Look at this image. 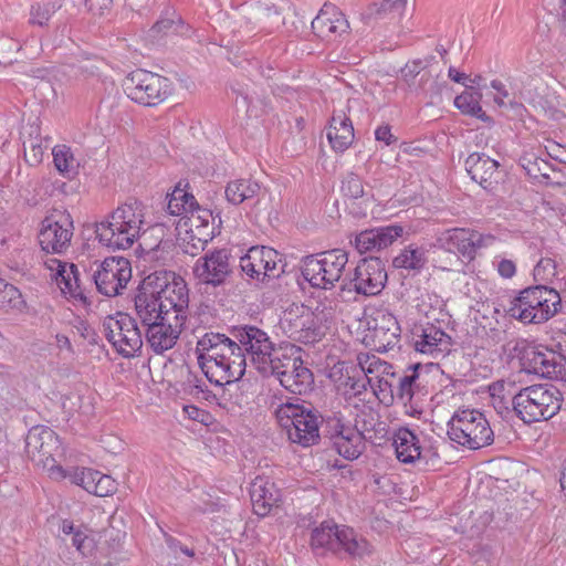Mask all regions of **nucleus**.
I'll return each mask as SVG.
<instances>
[{
  "label": "nucleus",
  "mask_w": 566,
  "mask_h": 566,
  "mask_svg": "<svg viewBox=\"0 0 566 566\" xmlns=\"http://www.w3.org/2000/svg\"><path fill=\"white\" fill-rule=\"evenodd\" d=\"M369 386L373 388L374 394L381 402L389 403L392 402L396 398L397 381L395 380H390L384 376H377V385L374 386L371 384Z\"/></svg>",
  "instance_id": "nucleus-52"
},
{
  "label": "nucleus",
  "mask_w": 566,
  "mask_h": 566,
  "mask_svg": "<svg viewBox=\"0 0 566 566\" xmlns=\"http://www.w3.org/2000/svg\"><path fill=\"white\" fill-rule=\"evenodd\" d=\"M253 511L259 516H266L281 501V491L269 479L256 476L250 485Z\"/></svg>",
  "instance_id": "nucleus-29"
},
{
  "label": "nucleus",
  "mask_w": 566,
  "mask_h": 566,
  "mask_svg": "<svg viewBox=\"0 0 566 566\" xmlns=\"http://www.w3.org/2000/svg\"><path fill=\"white\" fill-rule=\"evenodd\" d=\"M23 303L20 291L0 279V307L20 308Z\"/></svg>",
  "instance_id": "nucleus-51"
},
{
  "label": "nucleus",
  "mask_w": 566,
  "mask_h": 566,
  "mask_svg": "<svg viewBox=\"0 0 566 566\" xmlns=\"http://www.w3.org/2000/svg\"><path fill=\"white\" fill-rule=\"evenodd\" d=\"M402 233L403 228L401 226L389 224L364 230L356 234L354 241H350V243L355 245L360 254H364L386 249L400 238Z\"/></svg>",
  "instance_id": "nucleus-26"
},
{
  "label": "nucleus",
  "mask_w": 566,
  "mask_h": 566,
  "mask_svg": "<svg viewBox=\"0 0 566 566\" xmlns=\"http://www.w3.org/2000/svg\"><path fill=\"white\" fill-rule=\"evenodd\" d=\"M449 439L469 450H480L494 442V431L483 412L458 409L448 421Z\"/></svg>",
  "instance_id": "nucleus-3"
},
{
  "label": "nucleus",
  "mask_w": 566,
  "mask_h": 566,
  "mask_svg": "<svg viewBox=\"0 0 566 566\" xmlns=\"http://www.w3.org/2000/svg\"><path fill=\"white\" fill-rule=\"evenodd\" d=\"M116 491V482L115 480L106 474H102L98 471L97 480H96V491L94 492L97 496H107L113 494Z\"/></svg>",
  "instance_id": "nucleus-61"
},
{
  "label": "nucleus",
  "mask_w": 566,
  "mask_h": 566,
  "mask_svg": "<svg viewBox=\"0 0 566 566\" xmlns=\"http://www.w3.org/2000/svg\"><path fill=\"white\" fill-rule=\"evenodd\" d=\"M491 402L495 411L503 419H509L513 413L515 415V410L513 409V397H511L510 394L509 397L494 398Z\"/></svg>",
  "instance_id": "nucleus-62"
},
{
  "label": "nucleus",
  "mask_w": 566,
  "mask_h": 566,
  "mask_svg": "<svg viewBox=\"0 0 566 566\" xmlns=\"http://www.w3.org/2000/svg\"><path fill=\"white\" fill-rule=\"evenodd\" d=\"M232 92L235 94L237 106L241 105L245 107L247 113L250 112V107L254 104L256 96L255 92H252L248 86L238 85L232 87Z\"/></svg>",
  "instance_id": "nucleus-58"
},
{
  "label": "nucleus",
  "mask_w": 566,
  "mask_h": 566,
  "mask_svg": "<svg viewBox=\"0 0 566 566\" xmlns=\"http://www.w3.org/2000/svg\"><path fill=\"white\" fill-rule=\"evenodd\" d=\"M313 549H326L333 553L344 551L354 558H361L371 553L370 544L352 527H339L334 522L325 521L314 528L311 535Z\"/></svg>",
  "instance_id": "nucleus-7"
},
{
  "label": "nucleus",
  "mask_w": 566,
  "mask_h": 566,
  "mask_svg": "<svg viewBox=\"0 0 566 566\" xmlns=\"http://www.w3.org/2000/svg\"><path fill=\"white\" fill-rule=\"evenodd\" d=\"M342 192L344 196L357 199L364 196V186L361 178L350 172L342 181Z\"/></svg>",
  "instance_id": "nucleus-55"
},
{
  "label": "nucleus",
  "mask_w": 566,
  "mask_h": 566,
  "mask_svg": "<svg viewBox=\"0 0 566 566\" xmlns=\"http://www.w3.org/2000/svg\"><path fill=\"white\" fill-rule=\"evenodd\" d=\"M329 377L345 399L360 396L367 390V386L371 385V378L366 375L364 368L348 365L345 361L337 363Z\"/></svg>",
  "instance_id": "nucleus-22"
},
{
  "label": "nucleus",
  "mask_w": 566,
  "mask_h": 566,
  "mask_svg": "<svg viewBox=\"0 0 566 566\" xmlns=\"http://www.w3.org/2000/svg\"><path fill=\"white\" fill-rule=\"evenodd\" d=\"M400 328L391 315L382 318V324L373 327L371 340L377 352L386 353L399 343Z\"/></svg>",
  "instance_id": "nucleus-34"
},
{
  "label": "nucleus",
  "mask_w": 566,
  "mask_h": 566,
  "mask_svg": "<svg viewBox=\"0 0 566 566\" xmlns=\"http://www.w3.org/2000/svg\"><path fill=\"white\" fill-rule=\"evenodd\" d=\"M103 327L107 340L119 355L125 358L140 355L144 345V333L138 327L135 317L118 313L116 317H108Z\"/></svg>",
  "instance_id": "nucleus-12"
},
{
  "label": "nucleus",
  "mask_w": 566,
  "mask_h": 566,
  "mask_svg": "<svg viewBox=\"0 0 566 566\" xmlns=\"http://www.w3.org/2000/svg\"><path fill=\"white\" fill-rule=\"evenodd\" d=\"M428 60H413L408 62L402 69H401V76L407 82H413L415 78L423 71L428 65Z\"/></svg>",
  "instance_id": "nucleus-60"
},
{
  "label": "nucleus",
  "mask_w": 566,
  "mask_h": 566,
  "mask_svg": "<svg viewBox=\"0 0 566 566\" xmlns=\"http://www.w3.org/2000/svg\"><path fill=\"white\" fill-rule=\"evenodd\" d=\"M174 274L167 271H155L148 274L137 286L135 295L160 301Z\"/></svg>",
  "instance_id": "nucleus-39"
},
{
  "label": "nucleus",
  "mask_w": 566,
  "mask_h": 566,
  "mask_svg": "<svg viewBox=\"0 0 566 566\" xmlns=\"http://www.w3.org/2000/svg\"><path fill=\"white\" fill-rule=\"evenodd\" d=\"M407 7V0H384L380 3H373L367 9V17L375 19L401 18Z\"/></svg>",
  "instance_id": "nucleus-48"
},
{
  "label": "nucleus",
  "mask_w": 566,
  "mask_h": 566,
  "mask_svg": "<svg viewBox=\"0 0 566 566\" xmlns=\"http://www.w3.org/2000/svg\"><path fill=\"white\" fill-rule=\"evenodd\" d=\"M534 277L537 281L548 282L556 274V262L551 258H542L534 268Z\"/></svg>",
  "instance_id": "nucleus-57"
},
{
  "label": "nucleus",
  "mask_w": 566,
  "mask_h": 566,
  "mask_svg": "<svg viewBox=\"0 0 566 566\" xmlns=\"http://www.w3.org/2000/svg\"><path fill=\"white\" fill-rule=\"evenodd\" d=\"M232 336L241 345L245 356H250L256 370L266 376L272 370L271 364L277 352L268 333L254 325H244L233 328Z\"/></svg>",
  "instance_id": "nucleus-11"
},
{
  "label": "nucleus",
  "mask_w": 566,
  "mask_h": 566,
  "mask_svg": "<svg viewBox=\"0 0 566 566\" xmlns=\"http://www.w3.org/2000/svg\"><path fill=\"white\" fill-rule=\"evenodd\" d=\"M541 345H524L520 352V365L521 369L526 374H533L539 376L541 369Z\"/></svg>",
  "instance_id": "nucleus-49"
},
{
  "label": "nucleus",
  "mask_w": 566,
  "mask_h": 566,
  "mask_svg": "<svg viewBox=\"0 0 566 566\" xmlns=\"http://www.w3.org/2000/svg\"><path fill=\"white\" fill-rule=\"evenodd\" d=\"M275 417L292 443L306 448L319 441L322 416L317 410L298 403L285 402L276 408Z\"/></svg>",
  "instance_id": "nucleus-6"
},
{
  "label": "nucleus",
  "mask_w": 566,
  "mask_h": 566,
  "mask_svg": "<svg viewBox=\"0 0 566 566\" xmlns=\"http://www.w3.org/2000/svg\"><path fill=\"white\" fill-rule=\"evenodd\" d=\"M52 155L55 168L64 177L72 179L78 174L80 163L74 157L71 147L66 145H56L52 149Z\"/></svg>",
  "instance_id": "nucleus-45"
},
{
  "label": "nucleus",
  "mask_w": 566,
  "mask_h": 566,
  "mask_svg": "<svg viewBox=\"0 0 566 566\" xmlns=\"http://www.w3.org/2000/svg\"><path fill=\"white\" fill-rule=\"evenodd\" d=\"M555 102L556 98L541 97L537 102V105L543 112L544 116L553 120H560L565 117V114L557 107Z\"/></svg>",
  "instance_id": "nucleus-59"
},
{
  "label": "nucleus",
  "mask_w": 566,
  "mask_h": 566,
  "mask_svg": "<svg viewBox=\"0 0 566 566\" xmlns=\"http://www.w3.org/2000/svg\"><path fill=\"white\" fill-rule=\"evenodd\" d=\"M73 230V221L69 213L56 212L45 217L38 235L41 249L46 253H63L71 244Z\"/></svg>",
  "instance_id": "nucleus-17"
},
{
  "label": "nucleus",
  "mask_w": 566,
  "mask_h": 566,
  "mask_svg": "<svg viewBox=\"0 0 566 566\" xmlns=\"http://www.w3.org/2000/svg\"><path fill=\"white\" fill-rule=\"evenodd\" d=\"M290 337L305 345L318 343L326 335L327 326L322 314L312 312L304 305L296 307V317L285 318Z\"/></svg>",
  "instance_id": "nucleus-20"
},
{
  "label": "nucleus",
  "mask_w": 566,
  "mask_h": 566,
  "mask_svg": "<svg viewBox=\"0 0 566 566\" xmlns=\"http://www.w3.org/2000/svg\"><path fill=\"white\" fill-rule=\"evenodd\" d=\"M181 389L185 394H188L197 399H203L209 402L217 399L216 395L209 390L206 381L197 374L192 373L189 368H187L186 377L181 381Z\"/></svg>",
  "instance_id": "nucleus-47"
},
{
  "label": "nucleus",
  "mask_w": 566,
  "mask_h": 566,
  "mask_svg": "<svg viewBox=\"0 0 566 566\" xmlns=\"http://www.w3.org/2000/svg\"><path fill=\"white\" fill-rule=\"evenodd\" d=\"M134 306L136 321L140 322L143 328L147 327L148 323L160 321V316H167L171 313L165 310V305L158 298H148L146 296L134 295Z\"/></svg>",
  "instance_id": "nucleus-37"
},
{
  "label": "nucleus",
  "mask_w": 566,
  "mask_h": 566,
  "mask_svg": "<svg viewBox=\"0 0 566 566\" xmlns=\"http://www.w3.org/2000/svg\"><path fill=\"white\" fill-rule=\"evenodd\" d=\"M539 376L566 382V358L541 345Z\"/></svg>",
  "instance_id": "nucleus-38"
},
{
  "label": "nucleus",
  "mask_w": 566,
  "mask_h": 566,
  "mask_svg": "<svg viewBox=\"0 0 566 566\" xmlns=\"http://www.w3.org/2000/svg\"><path fill=\"white\" fill-rule=\"evenodd\" d=\"M160 301L165 305V310L172 312V315H177V319L185 322L182 313L188 307L189 295L182 279H176L174 275Z\"/></svg>",
  "instance_id": "nucleus-32"
},
{
  "label": "nucleus",
  "mask_w": 566,
  "mask_h": 566,
  "mask_svg": "<svg viewBox=\"0 0 566 566\" xmlns=\"http://www.w3.org/2000/svg\"><path fill=\"white\" fill-rule=\"evenodd\" d=\"M145 206L136 199L117 207L95 224L98 242L112 250H126L139 238L145 223Z\"/></svg>",
  "instance_id": "nucleus-1"
},
{
  "label": "nucleus",
  "mask_w": 566,
  "mask_h": 566,
  "mask_svg": "<svg viewBox=\"0 0 566 566\" xmlns=\"http://www.w3.org/2000/svg\"><path fill=\"white\" fill-rule=\"evenodd\" d=\"M226 346H232V338L219 332H207L198 339L197 359L207 379L213 366L218 365V358L221 352H224Z\"/></svg>",
  "instance_id": "nucleus-25"
},
{
  "label": "nucleus",
  "mask_w": 566,
  "mask_h": 566,
  "mask_svg": "<svg viewBox=\"0 0 566 566\" xmlns=\"http://www.w3.org/2000/svg\"><path fill=\"white\" fill-rule=\"evenodd\" d=\"M481 94L464 92L454 98V106L464 115L476 117L485 123H491L492 119L482 109L480 105Z\"/></svg>",
  "instance_id": "nucleus-46"
},
{
  "label": "nucleus",
  "mask_w": 566,
  "mask_h": 566,
  "mask_svg": "<svg viewBox=\"0 0 566 566\" xmlns=\"http://www.w3.org/2000/svg\"><path fill=\"white\" fill-rule=\"evenodd\" d=\"M422 368L421 364H415L409 366L402 375L398 376L396 398L403 405H411L416 396L423 389L419 374V370Z\"/></svg>",
  "instance_id": "nucleus-35"
},
{
  "label": "nucleus",
  "mask_w": 566,
  "mask_h": 566,
  "mask_svg": "<svg viewBox=\"0 0 566 566\" xmlns=\"http://www.w3.org/2000/svg\"><path fill=\"white\" fill-rule=\"evenodd\" d=\"M313 32L323 40H332L349 29L345 14L334 4L325 3L312 21Z\"/></svg>",
  "instance_id": "nucleus-27"
},
{
  "label": "nucleus",
  "mask_w": 566,
  "mask_h": 566,
  "mask_svg": "<svg viewBox=\"0 0 566 566\" xmlns=\"http://www.w3.org/2000/svg\"><path fill=\"white\" fill-rule=\"evenodd\" d=\"M348 263V253L332 249L303 259L302 274L313 287L331 290L340 280Z\"/></svg>",
  "instance_id": "nucleus-9"
},
{
  "label": "nucleus",
  "mask_w": 566,
  "mask_h": 566,
  "mask_svg": "<svg viewBox=\"0 0 566 566\" xmlns=\"http://www.w3.org/2000/svg\"><path fill=\"white\" fill-rule=\"evenodd\" d=\"M496 238L490 233L465 228H453L444 231L438 238L440 248L448 252L458 253L468 262L475 259L479 250L488 248Z\"/></svg>",
  "instance_id": "nucleus-13"
},
{
  "label": "nucleus",
  "mask_w": 566,
  "mask_h": 566,
  "mask_svg": "<svg viewBox=\"0 0 566 566\" xmlns=\"http://www.w3.org/2000/svg\"><path fill=\"white\" fill-rule=\"evenodd\" d=\"M44 263L51 271L55 270V280L64 293H70L74 297L81 295L80 273L75 264L63 263L54 258L48 259Z\"/></svg>",
  "instance_id": "nucleus-33"
},
{
  "label": "nucleus",
  "mask_w": 566,
  "mask_h": 566,
  "mask_svg": "<svg viewBox=\"0 0 566 566\" xmlns=\"http://www.w3.org/2000/svg\"><path fill=\"white\" fill-rule=\"evenodd\" d=\"M348 111V104L342 109L334 111L327 127V139L332 149L336 153H344L354 142V126L347 114Z\"/></svg>",
  "instance_id": "nucleus-28"
},
{
  "label": "nucleus",
  "mask_w": 566,
  "mask_h": 566,
  "mask_svg": "<svg viewBox=\"0 0 566 566\" xmlns=\"http://www.w3.org/2000/svg\"><path fill=\"white\" fill-rule=\"evenodd\" d=\"M260 190L261 187L258 181L241 178L229 181L224 195L229 203L239 206L256 197Z\"/></svg>",
  "instance_id": "nucleus-41"
},
{
  "label": "nucleus",
  "mask_w": 566,
  "mask_h": 566,
  "mask_svg": "<svg viewBox=\"0 0 566 566\" xmlns=\"http://www.w3.org/2000/svg\"><path fill=\"white\" fill-rule=\"evenodd\" d=\"M560 391L547 385H533L522 388L513 396L515 416L524 423L548 420L562 407Z\"/></svg>",
  "instance_id": "nucleus-5"
},
{
  "label": "nucleus",
  "mask_w": 566,
  "mask_h": 566,
  "mask_svg": "<svg viewBox=\"0 0 566 566\" xmlns=\"http://www.w3.org/2000/svg\"><path fill=\"white\" fill-rule=\"evenodd\" d=\"M124 91L135 103L153 107L167 99L172 93V84L165 76L138 69L126 76Z\"/></svg>",
  "instance_id": "nucleus-10"
},
{
  "label": "nucleus",
  "mask_w": 566,
  "mask_h": 566,
  "mask_svg": "<svg viewBox=\"0 0 566 566\" xmlns=\"http://www.w3.org/2000/svg\"><path fill=\"white\" fill-rule=\"evenodd\" d=\"M452 338L440 326L427 324L415 339V348L422 354H444L450 350Z\"/></svg>",
  "instance_id": "nucleus-30"
},
{
  "label": "nucleus",
  "mask_w": 566,
  "mask_h": 566,
  "mask_svg": "<svg viewBox=\"0 0 566 566\" xmlns=\"http://www.w3.org/2000/svg\"><path fill=\"white\" fill-rule=\"evenodd\" d=\"M97 291L108 297L120 294L132 277V266L123 256L105 258L92 275Z\"/></svg>",
  "instance_id": "nucleus-15"
},
{
  "label": "nucleus",
  "mask_w": 566,
  "mask_h": 566,
  "mask_svg": "<svg viewBox=\"0 0 566 566\" xmlns=\"http://www.w3.org/2000/svg\"><path fill=\"white\" fill-rule=\"evenodd\" d=\"M20 49L18 41L7 35H0V64L10 65L17 61L15 55Z\"/></svg>",
  "instance_id": "nucleus-53"
},
{
  "label": "nucleus",
  "mask_w": 566,
  "mask_h": 566,
  "mask_svg": "<svg viewBox=\"0 0 566 566\" xmlns=\"http://www.w3.org/2000/svg\"><path fill=\"white\" fill-rule=\"evenodd\" d=\"M25 452L32 462L48 469L51 479L66 478V471L56 460V457L63 454L61 440L51 428L44 426L31 428L25 438Z\"/></svg>",
  "instance_id": "nucleus-8"
},
{
  "label": "nucleus",
  "mask_w": 566,
  "mask_h": 566,
  "mask_svg": "<svg viewBox=\"0 0 566 566\" xmlns=\"http://www.w3.org/2000/svg\"><path fill=\"white\" fill-rule=\"evenodd\" d=\"M167 210L171 216H184L187 218L198 203L192 193L180 188V182L171 193L167 195Z\"/></svg>",
  "instance_id": "nucleus-44"
},
{
  "label": "nucleus",
  "mask_w": 566,
  "mask_h": 566,
  "mask_svg": "<svg viewBox=\"0 0 566 566\" xmlns=\"http://www.w3.org/2000/svg\"><path fill=\"white\" fill-rule=\"evenodd\" d=\"M214 220L216 218L211 210L202 208L197 203V207H195L193 211H190V214L187 217L185 224L193 229L208 228L214 232Z\"/></svg>",
  "instance_id": "nucleus-50"
},
{
  "label": "nucleus",
  "mask_w": 566,
  "mask_h": 566,
  "mask_svg": "<svg viewBox=\"0 0 566 566\" xmlns=\"http://www.w3.org/2000/svg\"><path fill=\"white\" fill-rule=\"evenodd\" d=\"M387 279L385 264L379 258H365L354 269L349 284L357 294L374 296L384 290Z\"/></svg>",
  "instance_id": "nucleus-18"
},
{
  "label": "nucleus",
  "mask_w": 566,
  "mask_h": 566,
  "mask_svg": "<svg viewBox=\"0 0 566 566\" xmlns=\"http://www.w3.org/2000/svg\"><path fill=\"white\" fill-rule=\"evenodd\" d=\"M264 269L261 273L262 283L269 282L273 279L280 277V275L284 272V264L282 262V255L276 251V258H271V260L265 259Z\"/></svg>",
  "instance_id": "nucleus-56"
},
{
  "label": "nucleus",
  "mask_w": 566,
  "mask_h": 566,
  "mask_svg": "<svg viewBox=\"0 0 566 566\" xmlns=\"http://www.w3.org/2000/svg\"><path fill=\"white\" fill-rule=\"evenodd\" d=\"M231 253L227 249H214L197 259L192 268L199 284L218 287L224 285L233 270L230 263Z\"/></svg>",
  "instance_id": "nucleus-16"
},
{
  "label": "nucleus",
  "mask_w": 566,
  "mask_h": 566,
  "mask_svg": "<svg viewBox=\"0 0 566 566\" xmlns=\"http://www.w3.org/2000/svg\"><path fill=\"white\" fill-rule=\"evenodd\" d=\"M245 354L238 340L232 338V346H226L224 352L218 358V365L213 366L208 381L217 387H223L240 380L245 373Z\"/></svg>",
  "instance_id": "nucleus-19"
},
{
  "label": "nucleus",
  "mask_w": 566,
  "mask_h": 566,
  "mask_svg": "<svg viewBox=\"0 0 566 566\" xmlns=\"http://www.w3.org/2000/svg\"><path fill=\"white\" fill-rule=\"evenodd\" d=\"M323 436L331 441L337 453L346 460L357 459L366 447L363 433L336 415L326 419Z\"/></svg>",
  "instance_id": "nucleus-14"
},
{
  "label": "nucleus",
  "mask_w": 566,
  "mask_h": 566,
  "mask_svg": "<svg viewBox=\"0 0 566 566\" xmlns=\"http://www.w3.org/2000/svg\"><path fill=\"white\" fill-rule=\"evenodd\" d=\"M54 4L51 3L33 4L30 10L29 23L39 27L46 25L52 14L54 13Z\"/></svg>",
  "instance_id": "nucleus-54"
},
{
  "label": "nucleus",
  "mask_w": 566,
  "mask_h": 566,
  "mask_svg": "<svg viewBox=\"0 0 566 566\" xmlns=\"http://www.w3.org/2000/svg\"><path fill=\"white\" fill-rule=\"evenodd\" d=\"M397 459L406 464L415 463L421 458V446L418 436L406 427H400L392 438Z\"/></svg>",
  "instance_id": "nucleus-31"
},
{
  "label": "nucleus",
  "mask_w": 566,
  "mask_h": 566,
  "mask_svg": "<svg viewBox=\"0 0 566 566\" xmlns=\"http://www.w3.org/2000/svg\"><path fill=\"white\" fill-rule=\"evenodd\" d=\"M86 9L97 17L107 15L113 8V0H85Z\"/></svg>",
  "instance_id": "nucleus-63"
},
{
  "label": "nucleus",
  "mask_w": 566,
  "mask_h": 566,
  "mask_svg": "<svg viewBox=\"0 0 566 566\" xmlns=\"http://www.w3.org/2000/svg\"><path fill=\"white\" fill-rule=\"evenodd\" d=\"M518 164L531 179L541 185L554 188L566 185V176L535 151H525Z\"/></svg>",
  "instance_id": "nucleus-24"
},
{
  "label": "nucleus",
  "mask_w": 566,
  "mask_h": 566,
  "mask_svg": "<svg viewBox=\"0 0 566 566\" xmlns=\"http://www.w3.org/2000/svg\"><path fill=\"white\" fill-rule=\"evenodd\" d=\"M272 370L265 377L275 376L290 392L305 395L314 385L313 371L304 364L301 348L293 344L277 346Z\"/></svg>",
  "instance_id": "nucleus-4"
},
{
  "label": "nucleus",
  "mask_w": 566,
  "mask_h": 566,
  "mask_svg": "<svg viewBox=\"0 0 566 566\" xmlns=\"http://www.w3.org/2000/svg\"><path fill=\"white\" fill-rule=\"evenodd\" d=\"M545 153L552 159L566 165V146L548 140L545 145Z\"/></svg>",
  "instance_id": "nucleus-64"
},
{
  "label": "nucleus",
  "mask_w": 566,
  "mask_h": 566,
  "mask_svg": "<svg viewBox=\"0 0 566 566\" xmlns=\"http://www.w3.org/2000/svg\"><path fill=\"white\" fill-rule=\"evenodd\" d=\"M188 31V27L184 20L176 12H166L165 15L150 28L149 38L153 40H160L169 35H184Z\"/></svg>",
  "instance_id": "nucleus-43"
},
{
  "label": "nucleus",
  "mask_w": 566,
  "mask_h": 566,
  "mask_svg": "<svg viewBox=\"0 0 566 566\" xmlns=\"http://www.w3.org/2000/svg\"><path fill=\"white\" fill-rule=\"evenodd\" d=\"M187 227L184 235L178 239L179 245L185 253L195 256L205 250L208 242L214 238L216 232L208 228L193 229L190 226Z\"/></svg>",
  "instance_id": "nucleus-42"
},
{
  "label": "nucleus",
  "mask_w": 566,
  "mask_h": 566,
  "mask_svg": "<svg viewBox=\"0 0 566 566\" xmlns=\"http://www.w3.org/2000/svg\"><path fill=\"white\" fill-rule=\"evenodd\" d=\"M428 262L427 250L422 247L408 245L405 247L392 260L396 269L412 271L415 274L420 273Z\"/></svg>",
  "instance_id": "nucleus-40"
},
{
  "label": "nucleus",
  "mask_w": 566,
  "mask_h": 566,
  "mask_svg": "<svg viewBox=\"0 0 566 566\" xmlns=\"http://www.w3.org/2000/svg\"><path fill=\"white\" fill-rule=\"evenodd\" d=\"M182 325L184 321L177 319V315H172V313L160 316V321L148 323V326L144 328L146 344L155 354H164L176 345Z\"/></svg>",
  "instance_id": "nucleus-21"
},
{
  "label": "nucleus",
  "mask_w": 566,
  "mask_h": 566,
  "mask_svg": "<svg viewBox=\"0 0 566 566\" xmlns=\"http://www.w3.org/2000/svg\"><path fill=\"white\" fill-rule=\"evenodd\" d=\"M560 308L559 293L552 287L538 284L522 290L511 301L506 312L524 324H542L555 316Z\"/></svg>",
  "instance_id": "nucleus-2"
},
{
  "label": "nucleus",
  "mask_w": 566,
  "mask_h": 566,
  "mask_svg": "<svg viewBox=\"0 0 566 566\" xmlns=\"http://www.w3.org/2000/svg\"><path fill=\"white\" fill-rule=\"evenodd\" d=\"M271 258H276V250L264 245L252 247L248 250L247 254L240 259L241 271L252 280L260 282L264 262L266 261L265 259L271 260Z\"/></svg>",
  "instance_id": "nucleus-36"
},
{
  "label": "nucleus",
  "mask_w": 566,
  "mask_h": 566,
  "mask_svg": "<svg viewBox=\"0 0 566 566\" xmlns=\"http://www.w3.org/2000/svg\"><path fill=\"white\" fill-rule=\"evenodd\" d=\"M464 167L471 179L484 190L493 192L497 188L501 180L497 160L484 153L474 151L467 157Z\"/></svg>",
  "instance_id": "nucleus-23"
}]
</instances>
